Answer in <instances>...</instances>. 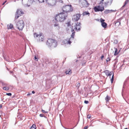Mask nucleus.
Listing matches in <instances>:
<instances>
[{
    "label": "nucleus",
    "instance_id": "obj_42",
    "mask_svg": "<svg viewBox=\"0 0 129 129\" xmlns=\"http://www.w3.org/2000/svg\"><path fill=\"white\" fill-rule=\"evenodd\" d=\"M86 104H87L88 103V101H85L84 102Z\"/></svg>",
    "mask_w": 129,
    "mask_h": 129
},
{
    "label": "nucleus",
    "instance_id": "obj_41",
    "mask_svg": "<svg viewBox=\"0 0 129 129\" xmlns=\"http://www.w3.org/2000/svg\"><path fill=\"white\" fill-rule=\"evenodd\" d=\"M80 86V84L79 83H78L77 84V87H79Z\"/></svg>",
    "mask_w": 129,
    "mask_h": 129
},
{
    "label": "nucleus",
    "instance_id": "obj_15",
    "mask_svg": "<svg viewBox=\"0 0 129 129\" xmlns=\"http://www.w3.org/2000/svg\"><path fill=\"white\" fill-rule=\"evenodd\" d=\"M114 11H115L114 10H106L104 11V12L105 14H108L109 13H111L112 12H114Z\"/></svg>",
    "mask_w": 129,
    "mask_h": 129
},
{
    "label": "nucleus",
    "instance_id": "obj_4",
    "mask_svg": "<svg viewBox=\"0 0 129 129\" xmlns=\"http://www.w3.org/2000/svg\"><path fill=\"white\" fill-rule=\"evenodd\" d=\"M24 25L23 21L22 20H19L17 23L16 26L20 30H22L24 27Z\"/></svg>",
    "mask_w": 129,
    "mask_h": 129
},
{
    "label": "nucleus",
    "instance_id": "obj_11",
    "mask_svg": "<svg viewBox=\"0 0 129 129\" xmlns=\"http://www.w3.org/2000/svg\"><path fill=\"white\" fill-rule=\"evenodd\" d=\"M106 2L104 3V5L106 6L110 5L112 3L113 0H106Z\"/></svg>",
    "mask_w": 129,
    "mask_h": 129
},
{
    "label": "nucleus",
    "instance_id": "obj_12",
    "mask_svg": "<svg viewBox=\"0 0 129 129\" xmlns=\"http://www.w3.org/2000/svg\"><path fill=\"white\" fill-rule=\"evenodd\" d=\"M16 15H21V14H23V12L20 9H18L17 10L16 12Z\"/></svg>",
    "mask_w": 129,
    "mask_h": 129
},
{
    "label": "nucleus",
    "instance_id": "obj_14",
    "mask_svg": "<svg viewBox=\"0 0 129 129\" xmlns=\"http://www.w3.org/2000/svg\"><path fill=\"white\" fill-rule=\"evenodd\" d=\"M63 43L65 44H70L71 43V42L69 41V39H66L63 41Z\"/></svg>",
    "mask_w": 129,
    "mask_h": 129
},
{
    "label": "nucleus",
    "instance_id": "obj_46",
    "mask_svg": "<svg viewBox=\"0 0 129 129\" xmlns=\"http://www.w3.org/2000/svg\"><path fill=\"white\" fill-rule=\"evenodd\" d=\"M31 94V93H28L27 94V95H30Z\"/></svg>",
    "mask_w": 129,
    "mask_h": 129
},
{
    "label": "nucleus",
    "instance_id": "obj_50",
    "mask_svg": "<svg viewBox=\"0 0 129 129\" xmlns=\"http://www.w3.org/2000/svg\"><path fill=\"white\" fill-rule=\"evenodd\" d=\"M2 105H0V108H1V107H2Z\"/></svg>",
    "mask_w": 129,
    "mask_h": 129
},
{
    "label": "nucleus",
    "instance_id": "obj_24",
    "mask_svg": "<svg viewBox=\"0 0 129 129\" xmlns=\"http://www.w3.org/2000/svg\"><path fill=\"white\" fill-rule=\"evenodd\" d=\"M104 73H105L106 75L107 76H109V71L108 70H106L105 71H104Z\"/></svg>",
    "mask_w": 129,
    "mask_h": 129
},
{
    "label": "nucleus",
    "instance_id": "obj_1",
    "mask_svg": "<svg viewBox=\"0 0 129 129\" xmlns=\"http://www.w3.org/2000/svg\"><path fill=\"white\" fill-rule=\"evenodd\" d=\"M67 28H66L67 30L71 29L72 31H73L74 30H76L77 31L79 30L80 29V23H77L75 25H74V26H72V28H71V26L70 23V21H68L66 23Z\"/></svg>",
    "mask_w": 129,
    "mask_h": 129
},
{
    "label": "nucleus",
    "instance_id": "obj_35",
    "mask_svg": "<svg viewBox=\"0 0 129 129\" xmlns=\"http://www.w3.org/2000/svg\"><path fill=\"white\" fill-rule=\"evenodd\" d=\"M91 117V115L89 114L87 115V117L88 118H90Z\"/></svg>",
    "mask_w": 129,
    "mask_h": 129
},
{
    "label": "nucleus",
    "instance_id": "obj_32",
    "mask_svg": "<svg viewBox=\"0 0 129 129\" xmlns=\"http://www.w3.org/2000/svg\"><path fill=\"white\" fill-rule=\"evenodd\" d=\"M38 1V0H36V1ZM40 3H42L44 2V0H38Z\"/></svg>",
    "mask_w": 129,
    "mask_h": 129
},
{
    "label": "nucleus",
    "instance_id": "obj_51",
    "mask_svg": "<svg viewBox=\"0 0 129 129\" xmlns=\"http://www.w3.org/2000/svg\"><path fill=\"white\" fill-rule=\"evenodd\" d=\"M104 1V0H102L101 1V2H103Z\"/></svg>",
    "mask_w": 129,
    "mask_h": 129
},
{
    "label": "nucleus",
    "instance_id": "obj_33",
    "mask_svg": "<svg viewBox=\"0 0 129 129\" xmlns=\"http://www.w3.org/2000/svg\"><path fill=\"white\" fill-rule=\"evenodd\" d=\"M104 21L105 20L103 19H102V18L101 19V23H102L104 22Z\"/></svg>",
    "mask_w": 129,
    "mask_h": 129
},
{
    "label": "nucleus",
    "instance_id": "obj_8",
    "mask_svg": "<svg viewBox=\"0 0 129 129\" xmlns=\"http://www.w3.org/2000/svg\"><path fill=\"white\" fill-rule=\"evenodd\" d=\"M94 11L96 12L102 11L104 9V8L103 6H99L94 7Z\"/></svg>",
    "mask_w": 129,
    "mask_h": 129
},
{
    "label": "nucleus",
    "instance_id": "obj_13",
    "mask_svg": "<svg viewBox=\"0 0 129 129\" xmlns=\"http://www.w3.org/2000/svg\"><path fill=\"white\" fill-rule=\"evenodd\" d=\"M54 26L56 29L58 30H59L60 27L59 24L57 23H56L54 24Z\"/></svg>",
    "mask_w": 129,
    "mask_h": 129
},
{
    "label": "nucleus",
    "instance_id": "obj_2",
    "mask_svg": "<svg viewBox=\"0 0 129 129\" xmlns=\"http://www.w3.org/2000/svg\"><path fill=\"white\" fill-rule=\"evenodd\" d=\"M67 16V13L62 12L56 15L55 19L57 21L62 22L66 19Z\"/></svg>",
    "mask_w": 129,
    "mask_h": 129
},
{
    "label": "nucleus",
    "instance_id": "obj_10",
    "mask_svg": "<svg viewBox=\"0 0 129 129\" xmlns=\"http://www.w3.org/2000/svg\"><path fill=\"white\" fill-rule=\"evenodd\" d=\"M81 15L79 14H77L73 16V21H76L79 19Z\"/></svg>",
    "mask_w": 129,
    "mask_h": 129
},
{
    "label": "nucleus",
    "instance_id": "obj_47",
    "mask_svg": "<svg viewBox=\"0 0 129 129\" xmlns=\"http://www.w3.org/2000/svg\"><path fill=\"white\" fill-rule=\"evenodd\" d=\"M6 1H5V2H4V3H3V5L4 4H5V3H6Z\"/></svg>",
    "mask_w": 129,
    "mask_h": 129
},
{
    "label": "nucleus",
    "instance_id": "obj_5",
    "mask_svg": "<svg viewBox=\"0 0 129 129\" xmlns=\"http://www.w3.org/2000/svg\"><path fill=\"white\" fill-rule=\"evenodd\" d=\"M63 13H66L70 12L73 11V9L72 8V6L70 5H67L63 6L62 8Z\"/></svg>",
    "mask_w": 129,
    "mask_h": 129
},
{
    "label": "nucleus",
    "instance_id": "obj_16",
    "mask_svg": "<svg viewBox=\"0 0 129 129\" xmlns=\"http://www.w3.org/2000/svg\"><path fill=\"white\" fill-rule=\"evenodd\" d=\"M7 29H12L13 28V24L10 23L7 25Z\"/></svg>",
    "mask_w": 129,
    "mask_h": 129
},
{
    "label": "nucleus",
    "instance_id": "obj_49",
    "mask_svg": "<svg viewBox=\"0 0 129 129\" xmlns=\"http://www.w3.org/2000/svg\"><path fill=\"white\" fill-rule=\"evenodd\" d=\"M32 93L33 94H34L35 93V92L34 91H32Z\"/></svg>",
    "mask_w": 129,
    "mask_h": 129
},
{
    "label": "nucleus",
    "instance_id": "obj_21",
    "mask_svg": "<svg viewBox=\"0 0 129 129\" xmlns=\"http://www.w3.org/2000/svg\"><path fill=\"white\" fill-rule=\"evenodd\" d=\"M115 49V53H114V55H116L118 54V52H117V50L116 48H114Z\"/></svg>",
    "mask_w": 129,
    "mask_h": 129
},
{
    "label": "nucleus",
    "instance_id": "obj_27",
    "mask_svg": "<svg viewBox=\"0 0 129 129\" xmlns=\"http://www.w3.org/2000/svg\"><path fill=\"white\" fill-rule=\"evenodd\" d=\"M3 89L5 90H8L9 89V87H5L3 88Z\"/></svg>",
    "mask_w": 129,
    "mask_h": 129
},
{
    "label": "nucleus",
    "instance_id": "obj_18",
    "mask_svg": "<svg viewBox=\"0 0 129 129\" xmlns=\"http://www.w3.org/2000/svg\"><path fill=\"white\" fill-rule=\"evenodd\" d=\"M74 33H73L72 34V35L71 36V37L70 39H69V41L72 42L71 41L74 39Z\"/></svg>",
    "mask_w": 129,
    "mask_h": 129
},
{
    "label": "nucleus",
    "instance_id": "obj_30",
    "mask_svg": "<svg viewBox=\"0 0 129 129\" xmlns=\"http://www.w3.org/2000/svg\"><path fill=\"white\" fill-rule=\"evenodd\" d=\"M120 22H116L115 24V25L116 26L118 25V26L120 24Z\"/></svg>",
    "mask_w": 129,
    "mask_h": 129
},
{
    "label": "nucleus",
    "instance_id": "obj_3",
    "mask_svg": "<svg viewBox=\"0 0 129 129\" xmlns=\"http://www.w3.org/2000/svg\"><path fill=\"white\" fill-rule=\"evenodd\" d=\"M47 44L48 46L55 47L57 45V42L54 39H49L47 41Z\"/></svg>",
    "mask_w": 129,
    "mask_h": 129
},
{
    "label": "nucleus",
    "instance_id": "obj_25",
    "mask_svg": "<svg viewBox=\"0 0 129 129\" xmlns=\"http://www.w3.org/2000/svg\"><path fill=\"white\" fill-rule=\"evenodd\" d=\"M36 126L35 124H33L31 127L30 129H36Z\"/></svg>",
    "mask_w": 129,
    "mask_h": 129
},
{
    "label": "nucleus",
    "instance_id": "obj_37",
    "mask_svg": "<svg viewBox=\"0 0 129 129\" xmlns=\"http://www.w3.org/2000/svg\"><path fill=\"white\" fill-rule=\"evenodd\" d=\"M34 58L35 60H36L37 61H38V58H37L36 56H35Z\"/></svg>",
    "mask_w": 129,
    "mask_h": 129
},
{
    "label": "nucleus",
    "instance_id": "obj_6",
    "mask_svg": "<svg viewBox=\"0 0 129 129\" xmlns=\"http://www.w3.org/2000/svg\"><path fill=\"white\" fill-rule=\"evenodd\" d=\"M22 3L25 6L29 7L36 0H22Z\"/></svg>",
    "mask_w": 129,
    "mask_h": 129
},
{
    "label": "nucleus",
    "instance_id": "obj_22",
    "mask_svg": "<svg viewBox=\"0 0 129 129\" xmlns=\"http://www.w3.org/2000/svg\"><path fill=\"white\" fill-rule=\"evenodd\" d=\"M89 14L90 13L88 12L85 11L83 12V15H88V16H89Z\"/></svg>",
    "mask_w": 129,
    "mask_h": 129
},
{
    "label": "nucleus",
    "instance_id": "obj_48",
    "mask_svg": "<svg viewBox=\"0 0 129 129\" xmlns=\"http://www.w3.org/2000/svg\"><path fill=\"white\" fill-rule=\"evenodd\" d=\"M104 56L103 55L102 56H101V57L102 59H103V58H104Z\"/></svg>",
    "mask_w": 129,
    "mask_h": 129
},
{
    "label": "nucleus",
    "instance_id": "obj_7",
    "mask_svg": "<svg viewBox=\"0 0 129 129\" xmlns=\"http://www.w3.org/2000/svg\"><path fill=\"white\" fill-rule=\"evenodd\" d=\"M80 6L82 7H87L89 5L86 0H79Z\"/></svg>",
    "mask_w": 129,
    "mask_h": 129
},
{
    "label": "nucleus",
    "instance_id": "obj_43",
    "mask_svg": "<svg viewBox=\"0 0 129 129\" xmlns=\"http://www.w3.org/2000/svg\"><path fill=\"white\" fill-rule=\"evenodd\" d=\"M88 126H87L84 127V129H87L88 128Z\"/></svg>",
    "mask_w": 129,
    "mask_h": 129
},
{
    "label": "nucleus",
    "instance_id": "obj_44",
    "mask_svg": "<svg viewBox=\"0 0 129 129\" xmlns=\"http://www.w3.org/2000/svg\"><path fill=\"white\" fill-rule=\"evenodd\" d=\"M42 112L43 113H47V112H46L44 110H42Z\"/></svg>",
    "mask_w": 129,
    "mask_h": 129
},
{
    "label": "nucleus",
    "instance_id": "obj_20",
    "mask_svg": "<svg viewBox=\"0 0 129 129\" xmlns=\"http://www.w3.org/2000/svg\"><path fill=\"white\" fill-rule=\"evenodd\" d=\"M102 26L104 28H106L107 26V24L105 22H103L101 23Z\"/></svg>",
    "mask_w": 129,
    "mask_h": 129
},
{
    "label": "nucleus",
    "instance_id": "obj_34",
    "mask_svg": "<svg viewBox=\"0 0 129 129\" xmlns=\"http://www.w3.org/2000/svg\"><path fill=\"white\" fill-rule=\"evenodd\" d=\"M19 15H16V14L15 16V18L16 19H18V18L19 17Z\"/></svg>",
    "mask_w": 129,
    "mask_h": 129
},
{
    "label": "nucleus",
    "instance_id": "obj_9",
    "mask_svg": "<svg viewBox=\"0 0 129 129\" xmlns=\"http://www.w3.org/2000/svg\"><path fill=\"white\" fill-rule=\"evenodd\" d=\"M47 3L50 6L54 5L56 2V0H46Z\"/></svg>",
    "mask_w": 129,
    "mask_h": 129
},
{
    "label": "nucleus",
    "instance_id": "obj_52",
    "mask_svg": "<svg viewBox=\"0 0 129 129\" xmlns=\"http://www.w3.org/2000/svg\"><path fill=\"white\" fill-rule=\"evenodd\" d=\"M12 73V72H10V73Z\"/></svg>",
    "mask_w": 129,
    "mask_h": 129
},
{
    "label": "nucleus",
    "instance_id": "obj_39",
    "mask_svg": "<svg viewBox=\"0 0 129 129\" xmlns=\"http://www.w3.org/2000/svg\"><path fill=\"white\" fill-rule=\"evenodd\" d=\"M6 95L9 96H11L12 95V94L11 93H7Z\"/></svg>",
    "mask_w": 129,
    "mask_h": 129
},
{
    "label": "nucleus",
    "instance_id": "obj_45",
    "mask_svg": "<svg viewBox=\"0 0 129 129\" xmlns=\"http://www.w3.org/2000/svg\"><path fill=\"white\" fill-rule=\"evenodd\" d=\"M40 116L41 117H43V114H40Z\"/></svg>",
    "mask_w": 129,
    "mask_h": 129
},
{
    "label": "nucleus",
    "instance_id": "obj_40",
    "mask_svg": "<svg viewBox=\"0 0 129 129\" xmlns=\"http://www.w3.org/2000/svg\"><path fill=\"white\" fill-rule=\"evenodd\" d=\"M110 58L109 57H108L106 59V61L107 62H108V61H110Z\"/></svg>",
    "mask_w": 129,
    "mask_h": 129
},
{
    "label": "nucleus",
    "instance_id": "obj_31",
    "mask_svg": "<svg viewBox=\"0 0 129 129\" xmlns=\"http://www.w3.org/2000/svg\"><path fill=\"white\" fill-rule=\"evenodd\" d=\"M113 73H112V72H110L109 74V76H110H110L111 75H112L113 74Z\"/></svg>",
    "mask_w": 129,
    "mask_h": 129
},
{
    "label": "nucleus",
    "instance_id": "obj_19",
    "mask_svg": "<svg viewBox=\"0 0 129 129\" xmlns=\"http://www.w3.org/2000/svg\"><path fill=\"white\" fill-rule=\"evenodd\" d=\"M66 73L67 74L70 75L72 73V71L70 69H68L66 71Z\"/></svg>",
    "mask_w": 129,
    "mask_h": 129
},
{
    "label": "nucleus",
    "instance_id": "obj_28",
    "mask_svg": "<svg viewBox=\"0 0 129 129\" xmlns=\"http://www.w3.org/2000/svg\"><path fill=\"white\" fill-rule=\"evenodd\" d=\"M129 0H126L125 2L124 5L122 7H124L128 2Z\"/></svg>",
    "mask_w": 129,
    "mask_h": 129
},
{
    "label": "nucleus",
    "instance_id": "obj_36",
    "mask_svg": "<svg viewBox=\"0 0 129 129\" xmlns=\"http://www.w3.org/2000/svg\"><path fill=\"white\" fill-rule=\"evenodd\" d=\"M117 40H116L114 41V43L115 44H116L117 43Z\"/></svg>",
    "mask_w": 129,
    "mask_h": 129
},
{
    "label": "nucleus",
    "instance_id": "obj_26",
    "mask_svg": "<svg viewBox=\"0 0 129 129\" xmlns=\"http://www.w3.org/2000/svg\"><path fill=\"white\" fill-rule=\"evenodd\" d=\"M110 98L109 96L107 95L106 98L105 99L107 102H108L110 100Z\"/></svg>",
    "mask_w": 129,
    "mask_h": 129
},
{
    "label": "nucleus",
    "instance_id": "obj_38",
    "mask_svg": "<svg viewBox=\"0 0 129 129\" xmlns=\"http://www.w3.org/2000/svg\"><path fill=\"white\" fill-rule=\"evenodd\" d=\"M59 3H63V2L62 0H59L58 1Z\"/></svg>",
    "mask_w": 129,
    "mask_h": 129
},
{
    "label": "nucleus",
    "instance_id": "obj_29",
    "mask_svg": "<svg viewBox=\"0 0 129 129\" xmlns=\"http://www.w3.org/2000/svg\"><path fill=\"white\" fill-rule=\"evenodd\" d=\"M114 75V73H113V74L112 75V77L111 78V83H112L113 81Z\"/></svg>",
    "mask_w": 129,
    "mask_h": 129
},
{
    "label": "nucleus",
    "instance_id": "obj_17",
    "mask_svg": "<svg viewBox=\"0 0 129 129\" xmlns=\"http://www.w3.org/2000/svg\"><path fill=\"white\" fill-rule=\"evenodd\" d=\"M42 33H40L39 35L38 34H37L35 33L34 34V36L35 38H37L38 37L39 38V37L40 36H42Z\"/></svg>",
    "mask_w": 129,
    "mask_h": 129
},
{
    "label": "nucleus",
    "instance_id": "obj_23",
    "mask_svg": "<svg viewBox=\"0 0 129 129\" xmlns=\"http://www.w3.org/2000/svg\"><path fill=\"white\" fill-rule=\"evenodd\" d=\"M39 39L40 41L41 40V41L42 42L44 40V37L43 36H42H42H40L39 37Z\"/></svg>",
    "mask_w": 129,
    "mask_h": 129
}]
</instances>
